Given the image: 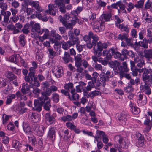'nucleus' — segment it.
Listing matches in <instances>:
<instances>
[{
    "label": "nucleus",
    "mask_w": 152,
    "mask_h": 152,
    "mask_svg": "<svg viewBox=\"0 0 152 152\" xmlns=\"http://www.w3.org/2000/svg\"><path fill=\"white\" fill-rule=\"evenodd\" d=\"M55 3L53 4H49L48 7V10L45 11L46 13H48L49 14L55 15L56 14L57 10L59 9V11L62 13L64 14L63 10H62L61 7H60L62 5L58 3L56 1H54Z\"/></svg>",
    "instance_id": "1"
},
{
    "label": "nucleus",
    "mask_w": 152,
    "mask_h": 152,
    "mask_svg": "<svg viewBox=\"0 0 152 152\" xmlns=\"http://www.w3.org/2000/svg\"><path fill=\"white\" fill-rule=\"evenodd\" d=\"M142 70V80L144 83H152V69L144 68Z\"/></svg>",
    "instance_id": "2"
},
{
    "label": "nucleus",
    "mask_w": 152,
    "mask_h": 152,
    "mask_svg": "<svg viewBox=\"0 0 152 152\" xmlns=\"http://www.w3.org/2000/svg\"><path fill=\"white\" fill-rule=\"evenodd\" d=\"M109 43L108 42L102 43L99 41L96 43V48L94 47L93 48V53L94 55L97 56L98 57L102 55V52L103 49L107 48L108 46Z\"/></svg>",
    "instance_id": "3"
},
{
    "label": "nucleus",
    "mask_w": 152,
    "mask_h": 152,
    "mask_svg": "<svg viewBox=\"0 0 152 152\" xmlns=\"http://www.w3.org/2000/svg\"><path fill=\"white\" fill-rule=\"evenodd\" d=\"M11 12L9 11H1L0 14V21L4 26L7 25L9 23V17Z\"/></svg>",
    "instance_id": "4"
},
{
    "label": "nucleus",
    "mask_w": 152,
    "mask_h": 152,
    "mask_svg": "<svg viewBox=\"0 0 152 152\" xmlns=\"http://www.w3.org/2000/svg\"><path fill=\"white\" fill-rule=\"evenodd\" d=\"M82 56L81 54H77L74 57L75 65L77 68L76 71L79 72H82L84 69L82 65Z\"/></svg>",
    "instance_id": "5"
},
{
    "label": "nucleus",
    "mask_w": 152,
    "mask_h": 152,
    "mask_svg": "<svg viewBox=\"0 0 152 152\" xmlns=\"http://www.w3.org/2000/svg\"><path fill=\"white\" fill-rule=\"evenodd\" d=\"M25 2L26 6L30 5L32 8H34L36 10V13L40 12L42 11V8L39 6V2L38 1L33 0H26Z\"/></svg>",
    "instance_id": "6"
},
{
    "label": "nucleus",
    "mask_w": 152,
    "mask_h": 152,
    "mask_svg": "<svg viewBox=\"0 0 152 152\" xmlns=\"http://www.w3.org/2000/svg\"><path fill=\"white\" fill-rule=\"evenodd\" d=\"M46 128V127H45L43 125L40 126L38 124H35L33 126V130L35 132L36 134L40 137L43 136Z\"/></svg>",
    "instance_id": "7"
},
{
    "label": "nucleus",
    "mask_w": 152,
    "mask_h": 152,
    "mask_svg": "<svg viewBox=\"0 0 152 152\" xmlns=\"http://www.w3.org/2000/svg\"><path fill=\"white\" fill-rule=\"evenodd\" d=\"M45 100L41 98L37 99H35L34 102V107H33V110L38 112H40L43 104L45 103Z\"/></svg>",
    "instance_id": "8"
},
{
    "label": "nucleus",
    "mask_w": 152,
    "mask_h": 152,
    "mask_svg": "<svg viewBox=\"0 0 152 152\" xmlns=\"http://www.w3.org/2000/svg\"><path fill=\"white\" fill-rule=\"evenodd\" d=\"M91 24L93 29L96 32H101L104 29V26L102 21L101 22L96 21H93L91 22Z\"/></svg>",
    "instance_id": "9"
},
{
    "label": "nucleus",
    "mask_w": 152,
    "mask_h": 152,
    "mask_svg": "<svg viewBox=\"0 0 152 152\" xmlns=\"http://www.w3.org/2000/svg\"><path fill=\"white\" fill-rule=\"evenodd\" d=\"M68 36L69 39V41L72 44L73 46L79 43V38L77 36H75L73 32L71 31H69L68 32Z\"/></svg>",
    "instance_id": "10"
},
{
    "label": "nucleus",
    "mask_w": 152,
    "mask_h": 152,
    "mask_svg": "<svg viewBox=\"0 0 152 152\" xmlns=\"http://www.w3.org/2000/svg\"><path fill=\"white\" fill-rule=\"evenodd\" d=\"M112 6L113 8L117 9L119 12L120 10L118 8V7H119L120 10L122 11L123 13H127L126 11L125 10L126 6L124 4H123L122 2L121 1L117 2L115 3H114L112 5Z\"/></svg>",
    "instance_id": "11"
},
{
    "label": "nucleus",
    "mask_w": 152,
    "mask_h": 152,
    "mask_svg": "<svg viewBox=\"0 0 152 152\" xmlns=\"http://www.w3.org/2000/svg\"><path fill=\"white\" fill-rule=\"evenodd\" d=\"M152 86V83H144V86H141L140 89L142 92H144L145 94L149 95L151 94V90L150 86Z\"/></svg>",
    "instance_id": "12"
},
{
    "label": "nucleus",
    "mask_w": 152,
    "mask_h": 152,
    "mask_svg": "<svg viewBox=\"0 0 152 152\" xmlns=\"http://www.w3.org/2000/svg\"><path fill=\"white\" fill-rule=\"evenodd\" d=\"M127 117V113L125 111H123L118 116V119L122 125H126L128 123Z\"/></svg>",
    "instance_id": "13"
},
{
    "label": "nucleus",
    "mask_w": 152,
    "mask_h": 152,
    "mask_svg": "<svg viewBox=\"0 0 152 152\" xmlns=\"http://www.w3.org/2000/svg\"><path fill=\"white\" fill-rule=\"evenodd\" d=\"M52 72L55 76L57 78L61 77L63 75V68L61 66H57L54 68L52 71Z\"/></svg>",
    "instance_id": "14"
},
{
    "label": "nucleus",
    "mask_w": 152,
    "mask_h": 152,
    "mask_svg": "<svg viewBox=\"0 0 152 152\" xmlns=\"http://www.w3.org/2000/svg\"><path fill=\"white\" fill-rule=\"evenodd\" d=\"M115 141L116 142H118L120 144V146L122 148H126V144L124 140L123 137L119 135L115 136L114 137Z\"/></svg>",
    "instance_id": "15"
},
{
    "label": "nucleus",
    "mask_w": 152,
    "mask_h": 152,
    "mask_svg": "<svg viewBox=\"0 0 152 152\" xmlns=\"http://www.w3.org/2000/svg\"><path fill=\"white\" fill-rule=\"evenodd\" d=\"M30 25L31 26V31L33 32H36L38 33L39 34H42V32H41V30L40 29V26L39 24L35 23L34 24L33 22H30Z\"/></svg>",
    "instance_id": "16"
},
{
    "label": "nucleus",
    "mask_w": 152,
    "mask_h": 152,
    "mask_svg": "<svg viewBox=\"0 0 152 152\" xmlns=\"http://www.w3.org/2000/svg\"><path fill=\"white\" fill-rule=\"evenodd\" d=\"M56 132L53 127L49 128L47 134V137L51 141H53L55 138Z\"/></svg>",
    "instance_id": "17"
},
{
    "label": "nucleus",
    "mask_w": 152,
    "mask_h": 152,
    "mask_svg": "<svg viewBox=\"0 0 152 152\" xmlns=\"http://www.w3.org/2000/svg\"><path fill=\"white\" fill-rule=\"evenodd\" d=\"M22 126L23 130L26 134H31L32 133V130L28 124L23 122V123Z\"/></svg>",
    "instance_id": "18"
},
{
    "label": "nucleus",
    "mask_w": 152,
    "mask_h": 152,
    "mask_svg": "<svg viewBox=\"0 0 152 152\" xmlns=\"http://www.w3.org/2000/svg\"><path fill=\"white\" fill-rule=\"evenodd\" d=\"M86 84L83 81L79 82V85L76 86L75 91L77 92L81 93L82 91L85 92V90L84 87L86 86Z\"/></svg>",
    "instance_id": "19"
},
{
    "label": "nucleus",
    "mask_w": 152,
    "mask_h": 152,
    "mask_svg": "<svg viewBox=\"0 0 152 152\" xmlns=\"http://www.w3.org/2000/svg\"><path fill=\"white\" fill-rule=\"evenodd\" d=\"M45 116L46 122L47 124L51 125L55 123V119L49 113H46Z\"/></svg>",
    "instance_id": "20"
},
{
    "label": "nucleus",
    "mask_w": 152,
    "mask_h": 152,
    "mask_svg": "<svg viewBox=\"0 0 152 152\" xmlns=\"http://www.w3.org/2000/svg\"><path fill=\"white\" fill-rule=\"evenodd\" d=\"M118 69L120 70V74L121 73L127 72L129 70V69L127 67V64L126 62H123L122 65H119L118 66Z\"/></svg>",
    "instance_id": "21"
},
{
    "label": "nucleus",
    "mask_w": 152,
    "mask_h": 152,
    "mask_svg": "<svg viewBox=\"0 0 152 152\" xmlns=\"http://www.w3.org/2000/svg\"><path fill=\"white\" fill-rule=\"evenodd\" d=\"M70 18V16L66 14L64 15L63 17L60 15L59 17L60 21L64 26L65 24L68 25Z\"/></svg>",
    "instance_id": "22"
},
{
    "label": "nucleus",
    "mask_w": 152,
    "mask_h": 152,
    "mask_svg": "<svg viewBox=\"0 0 152 152\" xmlns=\"http://www.w3.org/2000/svg\"><path fill=\"white\" fill-rule=\"evenodd\" d=\"M77 16H74V17L72 18V19L71 20V23H69L68 25L66 24L65 25V27L66 28V29L69 28L71 30H72L73 26L75 25L77 22L78 18Z\"/></svg>",
    "instance_id": "23"
},
{
    "label": "nucleus",
    "mask_w": 152,
    "mask_h": 152,
    "mask_svg": "<svg viewBox=\"0 0 152 152\" xmlns=\"http://www.w3.org/2000/svg\"><path fill=\"white\" fill-rule=\"evenodd\" d=\"M20 57V55L19 54H15L9 57V60L11 62L17 64L19 61V58Z\"/></svg>",
    "instance_id": "24"
},
{
    "label": "nucleus",
    "mask_w": 152,
    "mask_h": 152,
    "mask_svg": "<svg viewBox=\"0 0 152 152\" xmlns=\"http://www.w3.org/2000/svg\"><path fill=\"white\" fill-rule=\"evenodd\" d=\"M30 120L33 123H37L40 120V115L36 113H32L31 114Z\"/></svg>",
    "instance_id": "25"
},
{
    "label": "nucleus",
    "mask_w": 152,
    "mask_h": 152,
    "mask_svg": "<svg viewBox=\"0 0 152 152\" xmlns=\"http://www.w3.org/2000/svg\"><path fill=\"white\" fill-rule=\"evenodd\" d=\"M51 93L52 92L50 88H47L45 91L42 93V96L40 98H42L45 101H46L48 99V96L50 95Z\"/></svg>",
    "instance_id": "26"
},
{
    "label": "nucleus",
    "mask_w": 152,
    "mask_h": 152,
    "mask_svg": "<svg viewBox=\"0 0 152 152\" xmlns=\"http://www.w3.org/2000/svg\"><path fill=\"white\" fill-rule=\"evenodd\" d=\"M86 3L83 5V7L86 10H89L92 8L94 5V0H86Z\"/></svg>",
    "instance_id": "27"
},
{
    "label": "nucleus",
    "mask_w": 152,
    "mask_h": 152,
    "mask_svg": "<svg viewBox=\"0 0 152 152\" xmlns=\"http://www.w3.org/2000/svg\"><path fill=\"white\" fill-rule=\"evenodd\" d=\"M64 87L65 90L69 91L71 93H72L75 90L73 84L72 83L65 84L64 85Z\"/></svg>",
    "instance_id": "28"
},
{
    "label": "nucleus",
    "mask_w": 152,
    "mask_h": 152,
    "mask_svg": "<svg viewBox=\"0 0 152 152\" xmlns=\"http://www.w3.org/2000/svg\"><path fill=\"white\" fill-rule=\"evenodd\" d=\"M134 61L135 63H137V66L138 67L141 68L143 65L145 64L144 61L142 58L137 57L134 59Z\"/></svg>",
    "instance_id": "29"
},
{
    "label": "nucleus",
    "mask_w": 152,
    "mask_h": 152,
    "mask_svg": "<svg viewBox=\"0 0 152 152\" xmlns=\"http://www.w3.org/2000/svg\"><path fill=\"white\" fill-rule=\"evenodd\" d=\"M56 2L59 3L62 5L60 7L62 8V10H63L64 14L66 12V10H65V4H69L70 0H56Z\"/></svg>",
    "instance_id": "30"
},
{
    "label": "nucleus",
    "mask_w": 152,
    "mask_h": 152,
    "mask_svg": "<svg viewBox=\"0 0 152 152\" xmlns=\"http://www.w3.org/2000/svg\"><path fill=\"white\" fill-rule=\"evenodd\" d=\"M143 56L145 57L148 60L150 61L152 59V50H145Z\"/></svg>",
    "instance_id": "31"
},
{
    "label": "nucleus",
    "mask_w": 152,
    "mask_h": 152,
    "mask_svg": "<svg viewBox=\"0 0 152 152\" xmlns=\"http://www.w3.org/2000/svg\"><path fill=\"white\" fill-rule=\"evenodd\" d=\"M36 17L39 19H41L43 21H46L48 20V18L46 16H42L40 12L36 13V14H33L31 15V17L32 18H34Z\"/></svg>",
    "instance_id": "32"
},
{
    "label": "nucleus",
    "mask_w": 152,
    "mask_h": 152,
    "mask_svg": "<svg viewBox=\"0 0 152 152\" xmlns=\"http://www.w3.org/2000/svg\"><path fill=\"white\" fill-rule=\"evenodd\" d=\"M62 59L65 63L67 64L72 60V58L69 53L65 52L64 56L62 57Z\"/></svg>",
    "instance_id": "33"
},
{
    "label": "nucleus",
    "mask_w": 152,
    "mask_h": 152,
    "mask_svg": "<svg viewBox=\"0 0 152 152\" xmlns=\"http://www.w3.org/2000/svg\"><path fill=\"white\" fill-rule=\"evenodd\" d=\"M30 87L27 83H24L22 84L21 91L23 94H25L27 93V91L30 90Z\"/></svg>",
    "instance_id": "34"
},
{
    "label": "nucleus",
    "mask_w": 152,
    "mask_h": 152,
    "mask_svg": "<svg viewBox=\"0 0 152 152\" xmlns=\"http://www.w3.org/2000/svg\"><path fill=\"white\" fill-rule=\"evenodd\" d=\"M75 90L73 91L72 93H71L72 94V96H70L68 97V98L70 100H75L76 101H78L79 99V95L76 93Z\"/></svg>",
    "instance_id": "35"
},
{
    "label": "nucleus",
    "mask_w": 152,
    "mask_h": 152,
    "mask_svg": "<svg viewBox=\"0 0 152 152\" xmlns=\"http://www.w3.org/2000/svg\"><path fill=\"white\" fill-rule=\"evenodd\" d=\"M72 46H73L72 44L69 40L62 42V48L65 50H67Z\"/></svg>",
    "instance_id": "36"
},
{
    "label": "nucleus",
    "mask_w": 152,
    "mask_h": 152,
    "mask_svg": "<svg viewBox=\"0 0 152 152\" xmlns=\"http://www.w3.org/2000/svg\"><path fill=\"white\" fill-rule=\"evenodd\" d=\"M35 75L28 73V75L25 76L24 77L25 81L29 83H31L35 77H35Z\"/></svg>",
    "instance_id": "37"
},
{
    "label": "nucleus",
    "mask_w": 152,
    "mask_h": 152,
    "mask_svg": "<svg viewBox=\"0 0 152 152\" xmlns=\"http://www.w3.org/2000/svg\"><path fill=\"white\" fill-rule=\"evenodd\" d=\"M89 36H90L91 39L92 38L93 40L92 42L94 45L97 43V41L99 40V38L98 36L95 34H94V33L92 31H90L89 32Z\"/></svg>",
    "instance_id": "38"
},
{
    "label": "nucleus",
    "mask_w": 152,
    "mask_h": 152,
    "mask_svg": "<svg viewBox=\"0 0 152 152\" xmlns=\"http://www.w3.org/2000/svg\"><path fill=\"white\" fill-rule=\"evenodd\" d=\"M29 86L31 88H37L40 86V83L37 77H35L33 81L29 83Z\"/></svg>",
    "instance_id": "39"
},
{
    "label": "nucleus",
    "mask_w": 152,
    "mask_h": 152,
    "mask_svg": "<svg viewBox=\"0 0 152 152\" xmlns=\"http://www.w3.org/2000/svg\"><path fill=\"white\" fill-rule=\"evenodd\" d=\"M12 147L16 149L20 150L22 147V144L18 140H15L12 141Z\"/></svg>",
    "instance_id": "40"
},
{
    "label": "nucleus",
    "mask_w": 152,
    "mask_h": 152,
    "mask_svg": "<svg viewBox=\"0 0 152 152\" xmlns=\"http://www.w3.org/2000/svg\"><path fill=\"white\" fill-rule=\"evenodd\" d=\"M145 125H147V128L148 131H149L151 129L152 126V119L151 121L149 116H148L147 119L144 122Z\"/></svg>",
    "instance_id": "41"
},
{
    "label": "nucleus",
    "mask_w": 152,
    "mask_h": 152,
    "mask_svg": "<svg viewBox=\"0 0 152 152\" xmlns=\"http://www.w3.org/2000/svg\"><path fill=\"white\" fill-rule=\"evenodd\" d=\"M28 137L29 141L31 142V144L32 146H36L37 145V141L35 136L32 135L30 137L28 136Z\"/></svg>",
    "instance_id": "42"
},
{
    "label": "nucleus",
    "mask_w": 152,
    "mask_h": 152,
    "mask_svg": "<svg viewBox=\"0 0 152 152\" xmlns=\"http://www.w3.org/2000/svg\"><path fill=\"white\" fill-rule=\"evenodd\" d=\"M27 108L24 107H22L19 105L16 106V110L17 113L20 114H23L26 112Z\"/></svg>",
    "instance_id": "43"
},
{
    "label": "nucleus",
    "mask_w": 152,
    "mask_h": 152,
    "mask_svg": "<svg viewBox=\"0 0 152 152\" xmlns=\"http://www.w3.org/2000/svg\"><path fill=\"white\" fill-rule=\"evenodd\" d=\"M15 26L12 24H8L7 26V29L8 31H13V34H17L18 31V30L16 29Z\"/></svg>",
    "instance_id": "44"
},
{
    "label": "nucleus",
    "mask_w": 152,
    "mask_h": 152,
    "mask_svg": "<svg viewBox=\"0 0 152 152\" xmlns=\"http://www.w3.org/2000/svg\"><path fill=\"white\" fill-rule=\"evenodd\" d=\"M102 72L99 75V80L103 84V85H104V83L106 81H108L109 79L107 78L105 75Z\"/></svg>",
    "instance_id": "45"
},
{
    "label": "nucleus",
    "mask_w": 152,
    "mask_h": 152,
    "mask_svg": "<svg viewBox=\"0 0 152 152\" xmlns=\"http://www.w3.org/2000/svg\"><path fill=\"white\" fill-rule=\"evenodd\" d=\"M102 19H104L105 21H108L111 20L112 15L111 13L109 12L107 13L102 14L101 15Z\"/></svg>",
    "instance_id": "46"
},
{
    "label": "nucleus",
    "mask_w": 152,
    "mask_h": 152,
    "mask_svg": "<svg viewBox=\"0 0 152 152\" xmlns=\"http://www.w3.org/2000/svg\"><path fill=\"white\" fill-rule=\"evenodd\" d=\"M99 135L100 136H102V140L103 142L105 144H107L108 142L109 139L107 136L102 131H100Z\"/></svg>",
    "instance_id": "47"
},
{
    "label": "nucleus",
    "mask_w": 152,
    "mask_h": 152,
    "mask_svg": "<svg viewBox=\"0 0 152 152\" xmlns=\"http://www.w3.org/2000/svg\"><path fill=\"white\" fill-rule=\"evenodd\" d=\"M19 42L22 47H23L25 45L26 42L25 39V36L23 34H21L19 36Z\"/></svg>",
    "instance_id": "48"
},
{
    "label": "nucleus",
    "mask_w": 152,
    "mask_h": 152,
    "mask_svg": "<svg viewBox=\"0 0 152 152\" xmlns=\"http://www.w3.org/2000/svg\"><path fill=\"white\" fill-rule=\"evenodd\" d=\"M144 9L152 12V2L148 0L145 4Z\"/></svg>",
    "instance_id": "49"
},
{
    "label": "nucleus",
    "mask_w": 152,
    "mask_h": 152,
    "mask_svg": "<svg viewBox=\"0 0 152 152\" xmlns=\"http://www.w3.org/2000/svg\"><path fill=\"white\" fill-rule=\"evenodd\" d=\"M83 7H82L79 6L77 7L75 10H74L71 12V13L75 16H77L83 10Z\"/></svg>",
    "instance_id": "50"
},
{
    "label": "nucleus",
    "mask_w": 152,
    "mask_h": 152,
    "mask_svg": "<svg viewBox=\"0 0 152 152\" xmlns=\"http://www.w3.org/2000/svg\"><path fill=\"white\" fill-rule=\"evenodd\" d=\"M88 84V86H85L84 87L85 89V92L90 91L91 90L92 88L94 87V85L92 81H91L89 82Z\"/></svg>",
    "instance_id": "51"
},
{
    "label": "nucleus",
    "mask_w": 152,
    "mask_h": 152,
    "mask_svg": "<svg viewBox=\"0 0 152 152\" xmlns=\"http://www.w3.org/2000/svg\"><path fill=\"white\" fill-rule=\"evenodd\" d=\"M131 69L132 71V75L133 76H137L138 72H139V73H142V72L141 71H142V69H138L136 67H135L134 68H131Z\"/></svg>",
    "instance_id": "52"
},
{
    "label": "nucleus",
    "mask_w": 152,
    "mask_h": 152,
    "mask_svg": "<svg viewBox=\"0 0 152 152\" xmlns=\"http://www.w3.org/2000/svg\"><path fill=\"white\" fill-rule=\"evenodd\" d=\"M120 65V63L117 61H110L109 63V66L111 68H115Z\"/></svg>",
    "instance_id": "53"
},
{
    "label": "nucleus",
    "mask_w": 152,
    "mask_h": 152,
    "mask_svg": "<svg viewBox=\"0 0 152 152\" xmlns=\"http://www.w3.org/2000/svg\"><path fill=\"white\" fill-rule=\"evenodd\" d=\"M30 26V23H26L24 25L21 30L23 33L25 34H27L29 32L28 28Z\"/></svg>",
    "instance_id": "54"
},
{
    "label": "nucleus",
    "mask_w": 152,
    "mask_h": 152,
    "mask_svg": "<svg viewBox=\"0 0 152 152\" xmlns=\"http://www.w3.org/2000/svg\"><path fill=\"white\" fill-rule=\"evenodd\" d=\"M41 32H42V34L44 33V34L42 37L43 39H45L48 38L50 34L49 31L48 29H43L41 31Z\"/></svg>",
    "instance_id": "55"
},
{
    "label": "nucleus",
    "mask_w": 152,
    "mask_h": 152,
    "mask_svg": "<svg viewBox=\"0 0 152 152\" xmlns=\"http://www.w3.org/2000/svg\"><path fill=\"white\" fill-rule=\"evenodd\" d=\"M91 81H92L93 84L94 85V87L96 89H99L100 88V87L101 85V83L99 80H92Z\"/></svg>",
    "instance_id": "56"
},
{
    "label": "nucleus",
    "mask_w": 152,
    "mask_h": 152,
    "mask_svg": "<svg viewBox=\"0 0 152 152\" xmlns=\"http://www.w3.org/2000/svg\"><path fill=\"white\" fill-rule=\"evenodd\" d=\"M52 99L54 102H58L59 100V95L57 93H54L52 94Z\"/></svg>",
    "instance_id": "57"
},
{
    "label": "nucleus",
    "mask_w": 152,
    "mask_h": 152,
    "mask_svg": "<svg viewBox=\"0 0 152 152\" xmlns=\"http://www.w3.org/2000/svg\"><path fill=\"white\" fill-rule=\"evenodd\" d=\"M113 56L116 59H118L119 60L121 61L124 60V58L122 56V55L118 52H116Z\"/></svg>",
    "instance_id": "58"
},
{
    "label": "nucleus",
    "mask_w": 152,
    "mask_h": 152,
    "mask_svg": "<svg viewBox=\"0 0 152 152\" xmlns=\"http://www.w3.org/2000/svg\"><path fill=\"white\" fill-rule=\"evenodd\" d=\"M144 2V0H140L137 2V4L134 5V7L137 8H141L143 6Z\"/></svg>",
    "instance_id": "59"
},
{
    "label": "nucleus",
    "mask_w": 152,
    "mask_h": 152,
    "mask_svg": "<svg viewBox=\"0 0 152 152\" xmlns=\"http://www.w3.org/2000/svg\"><path fill=\"white\" fill-rule=\"evenodd\" d=\"M127 72H124L121 73L120 74V79L122 80L123 77H125L126 79L130 80L131 78V76L129 74H127Z\"/></svg>",
    "instance_id": "60"
},
{
    "label": "nucleus",
    "mask_w": 152,
    "mask_h": 152,
    "mask_svg": "<svg viewBox=\"0 0 152 152\" xmlns=\"http://www.w3.org/2000/svg\"><path fill=\"white\" fill-rule=\"evenodd\" d=\"M134 90V88L131 85H128L124 88V91L127 93H130L133 92Z\"/></svg>",
    "instance_id": "61"
},
{
    "label": "nucleus",
    "mask_w": 152,
    "mask_h": 152,
    "mask_svg": "<svg viewBox=\"0 0 152 152\" xmlns=\"http://www.w3.org/2000/svg\"><path fill=\"white\" fill-rule=\"evenodd\" d=\"M104 73L106 77L109 79L110 78L113 77V72H111L109 70H107L106 72L104 71V72H102Z\"/></svg>",
    "instance_id": "62"
},
{
    "label": "nucleus",
    "mask_w": 152,
    "mask_h": 152,
    "mask_svg": "<svg viewBox=\"0 0 152 152\" xmlns=\"http://www.w3.org/2000/svg\"><path fill=\"white\" fill-rule=\"evenodd\" d=\"M128 37V34H127V33H124L122 35H121V34L118 35L117 39H118L122 41L124 39L125 40V39L127 38V37Z\"/></svg>",
    "instance_id": "63"
},
{
    "label": "nucleus",
    "mask_w": 152,
    "mask_h": 152,
    "mask_svg": "<svg viewBox=\"0 0 152 152\" xmlns=\"http://www.w3.org/2000/svg\"><path fill=\"white\" fill-rule=\"evenodd\" d=\"M130 110L132 113L135 115H137L140 112V109L136 106Z\"/></svg>",
    "instance_id": "64"
}]
</instances>
